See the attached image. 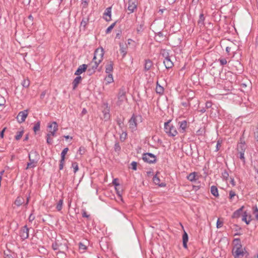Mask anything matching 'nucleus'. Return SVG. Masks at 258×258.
I'll return each instance as SVG.
<instances>
[{
  "label": "nucleus",
  "mask_w": 258,
  "mask_h": 258,
  "mask_svg": "<svg viewBox=\"0 0 258 258\" xmlns=\"http://www.w3.org/2000/svg\"><path fill=\"white\" fill-rule=\"evenodd\" d=\"M6 128L5 127L2 131L1 132H0V137H1L2 138H3L4 137V132L5 131Z\"/></svg>",
  "instance_id": "69168bd1"
},
{
  "label": "nucleus",
  "mask_w": 258,
  "mask_h": 258,
  "mask_svg": "<svg viewBox=\"0 0 258 258\" xmlns=\"http://www.w3.org/2000/svg\"><path fill=\"white\" fill-rule=\"evenodd\" d=\"M243 208L244 206H242L240 208L235 211L232 215V218H237L239 217Z\"/></svg>",
  "instance_id": "b1692460"
},
{
  "label": "nucleus",
  "mask_w": 258,
  "mask_h": 258,
  "mask_svg": "<svg viewBox=\"0 0 258 258\" xmlns=\"http://www.w3.org/2000/svg\"><path fill=\"white\" fill-rule=\"evenodd\" d=\"M104 54V49L102 47L97 48L94 52L93 61L100 63L103 60Z\"/></svg>",
  "instance_id": "7ed1b4c3"
},
{
  "label": "nucleus",
  "mask_w": 258,
  "mask_h": 258,
  "mask_svg": "<svg viewBox=\"0 0 258 258\" xmlns=\"http://www.w3.org/2000/svg\"><path fill=\"white\" fill-rule=\"evenodd\" d=\"M188 240V235L186 232H184V233L182 235V241H183V246L185 248L187 247V242Z\"/></svg>",
  "instance_id": "4be33fe9"
},
{
  "label": "nucleus",
  "mask_w": 258,
  "mask_h": 258,
  "mask_svg": "<svg viewBox=\"0 0 258 258\" xmlns=\"http://www.w3.org/2000/svg\"><path fill=\"white\" fill-rule=\"evenodd\" d=\"M32 154H36L35 152L31 153V154L29 155V162L27 163V166L26 167V169L29 168H33L37 166V163L38 162V160L36 159H31V155Z\"/></svg>",
  "instance_id": "6e6552de"
},
{
  "label": "nucleus",
  "mask_w": 258,
  "mask_h": 258,
  "mask_svg": "<svg viewBox=\"0 0 258 258\" xmlns=\"http://www.w3.org/2000/svg\"><path fill=\"white\" fill-rule=\"evenodd\" d=\"M40 121H38L34 125L33 129L35 133H36L37 132L39 131L40 130Z\"/></svg>",
  "instance_id": "f704fd0d"
},
{
  "label": "nucleus",
  "mask_w": 258,
  "mask_h": 258,
  "mask_svg": "<svg viewBox=\"0 0 258 258\" xmlns=\"http://www.w3.org/2000/svg\"><path fill=\"white\" fill-rule=\"evenodd\" d=\"M28 110L27 109L20 111L17 116V119L19 123H22L24 122L26 120V118L28 116Z\"/></svg>",
  "instance_id": "39448f33"
},
{
  "label": "nucleus",
  "mask_w": 258,
  "mask_h": 258,
  "mask_svg": "<svg viewBox=\"0 0 258 258\" xmlns=\"http://www.w3.org/2000/svg\"><path fill=\"white\" fill-rule=\"evenodd\" d=\"M234 246L232 249V254L235 258H242L244 251L239 239H235Z\"/></svg>",
  "instance_id": "f257e3e1"
},
{
  "label": "nucleus",
  "mask_w": 258,
  "mask_h": 258,
  "mask_svg": "<svg viewBox=\"0 0 258 258\" xmlns=\"http://www.w3.org/2000/svg\"><path fill=\"white\" fill-rule=\"evenodd\" d=\"M211 192L216 197H218L219 196L218 188L216 186L213 185L211 187Z\"/></svg>",
  "instance_id": "bb28decb"
},
{
  "label": "nucleus",
  "mask_w": 258,
  "mask_h": 258,
  "mask_svg": "<svg viewBox=\"0 0 258 258\" xmlns=\"http://www.w3.org/2000/svg\"><path fill=\"white\" fill-rule=\"evenodd\" d=\"M54 123H55V125L56 126H58L57 123L55 121H53L52 123H50L48 124V126H47L48 132L53 131V129H54V127L55 126Z\"/></svg>",
  "instance_id": "72a5a7b5"
},
{
  "label": "nucleus",
  "mask_w": 258,
  "mask_h": 258,
  "mask_svg": "<svg viewBox=\"0 0 258 258\" xmlns=\"http://www.w3.org/2000/svg\"><path fill=\"white\" fill-rule=\"evenodd\" d=\"M29 85L30 81L28 79H24L22 82V85L25 88L28 87Z\"/></svg>",
  "instance_id": "58836bf2"
},
{
  "label": "nucleus",
  "mask_w": 258,
  "mask_h": 258,
  "mask_svg": "<svg viewBox=\"0 0 258 258\" xmlns=\"http://www.w3.org/2000/svg\"><path fill=\"white\" fill-rule=\"evenodd\" d=\"M69 151L68 148H65L63 149V150L62 151L60 156L61 158H65V156L67 154V152Z\"/></svg>",
  "instance_id": "de8ad7c7"
},
{
  "label": "nucleus",
  "mask_w": 258,
  "mask_h": 258,
  "mask_svg": "<svg viewBox=\"0 0 258 258\" xmlns=\"http://www.w3.org/2000/svg\"><path fill=\"white\" fill-rule=\"evenodd\" d=\"M89 16L83 18L81 22V28L83 27L84 30L86 29V26L87 25L88 23H89Z\"/></svg>",
  "instance_id": "aec40b11"
},
{
  "label": "nucleus",
  "mask_w": 258,
  "mask_h": 258,
  "mask_svg": "<svg viewBox=\"0 0 258 258\" xmlns=\"http://www.w3.org/2000/svg\"><path fill=\"white\" fill-rule=\"evenodd\" d=\"M52 247L54 250H57L58 249V244L56 243H53Z\"/></svg>",
  "instance_id": "e2e57ef3"
},
{
  "label": "nucleus",
  "mask_w": 258,
  "mask_h": 258,
  "mask_svg": "<svg viewBox=\"0 0 258 258\" xmlns=\"http://www.w3.org/2000/svg\"><path fill=\"white\" fill-rule=\"evenodd\" d=\"M114 149L116 151H118L120 150V147L118 143H115V144L114 145Z\"/></svg>",
  "instance_id": "bf43d9fd"
},
{
  "label": "nucleus",
  "mask_w": 258,
  "mask_h": 258,
  "mask_svg": "<svg viewBox=\"0 0 258 258\" xmlns=\"http://www.w3.org/2000/svg\"><path fill=\"white\" fill-rule=\"evenodd\" d=\"M87 73H88V74L89 75H92L93 73H94L95 72V71H94L93 70L88 68L87 69Z\"/></svg>",
  "instance_id": "4d7b16f0"
},
{
  "label": "nucleus",
  "mask_w": 258,
  "mask_h": 258,
  "mask_svg": "<svg viewBox=\"0 0 258 258\" xmlns=\"http://www.w3.org/2000/svg\"><path fill=\"white\" fill-rule=\"evenodd\" d=\"M179 131L180 133H184L185 131L187 126V121L186 120H182L178 122Z\"/></svg>",
  "instance_id": "f8f14e48"
},
{
  "label": "nucleus",
  "mask_w": 258,
  "mask_h": 258,
  "mask_svg": "<svg viewBox=\"0 0 258 258\" xmlns=\"http://www.w3.org/2000/svg\"><path fill=\"white\" fill-rule=\"evenodd\" d=\"M5 258H14V253L10 251L5 252Z\"/></svg>",
  "instance_id": "37998d69"
},
{
  "label": "nucleus",
  "mask_w": 258,
  "mask_h": 258,
  "mask_svg": "<svg viewBox=\"0 0 258 258\" xmlns=\"http://www.w3.org/2000/svg\"><path fill=\"white\" fill-rule=\"evenodd\" d=\"M160 54L164 58L166 59L170 57L168 52L166 49H162L160 52Z\"/></svg>",
  "instance_id": "473e14b6"
},
{
  "label": "nucleus",
  "mask_w": 258,
  "mask_h": 258,
  "mask_svg": "<svg viewBox=\"0 0 258 258\" xmlns=\"http://www.w3.org/2000/svg\"><path fill=\"white\" fill-rule=\"evenodd\" d=\"M221 146V141L218 140L217 142L216 151L217 152L219 150V149Z\"/></svg>",
  "instance_id": "5fc2aeb1"
},
{
  "label": "nucleus",
  "mask_w": 258,
  "mask_h": 258,
  "mask_svg": "<svg viewBox=\"0 0 258 258\" xmlns=\"http://www.w3.org/2000/svg\"><path fill=\"white\" fill-rule=\"evenodd\" d=\"M116 23V22H115L114 23H112L110 26H109L106 30V33L108 34V33H110L111 30L113 29V28L115 26Z\"/></svg>",
  "instance_id": "e433bc0d"
},
{
  "label": "nucleus",
  "mask_w": 258,
  "mask_h": 258,
  "mask_svg": "<svg viewBox=\"0 0 258 258\" xmlns=\"http://www.w3.org/2000/svg\"><path fill=\"white\" fill-rule=\"evenodd\" d=\"M236 195L235 192L233 190H231L229 192V198L230 199H232Z\"/></svg>",
  "instance_id": "13d9d810"
},
{
  "label": "nucleus",
  "mask_w": 258,
  "mask_h": 258,
  "mask_svg": "<svg viewBox=\"0 0 258 258\" xmlns=\"http://www.w3.org/2000/svg\"><path fill=\"white\" fill-rule=\"evenodd\" d=\"M23 134V131H20L17 133V135L15 136V139L16 140H19L22 137Z\"/></svg>",
  "instance_id": "c03bdc74"
},
{
  "label": "nucleus",
  "mask_w": 258,
  "mask_h": 258,
  "mask_svg": "<svg viewBox=\"0 0 258 258\" xmlns=\"http://www.w3.org/2000/svg\"><path fill=\"white\" fill-rule=\"evenodd\" d=\"M244 152H241L238 151V153L239 154V158L242 160L243 163L244 164L245 163V159L244 157Z\"/></svg>",
  "instance_id": "ea45409f"
},
{
  "label": "nucleus",
  "mask_w": 258,
  "mask_h": 258,
  "mask_svg": "<svg viewBox=\"0 0 258 258\" xmlns=\"http://www.w3.org/2000/svg\"><path fill=\"white\" fill-rule=\"evenodd\" d=\"M223 222L222 221H220L219 219H218L217 221V227L218 228L222 227L223 226Z\"/></svg>",
  "instance_id": "864d4df0"
},
{
  "label": "nucleus",
  "mask_w": 258,
  "mask_h": 258,
  "mask_svg": "<svg viewBox=\"0 0 258 258\" xmlns=\"http://www.w3.org/2000/svg\"><path fill=\"white\" fill-rule=\"evenodd\" d=\"M103 18L107 22L111 20V7H108L105 10Z\"/></svg>",
  "instance_id": "9d476101"
},
{
  "label": "nucleus",
  "mask_w": 258,
  "mask_h": 258,
  "mask_svg": "<svg viewBox=\"0 0 258 258\" xmlns=\"http://www.w3.org/2000/svg\"><path fill=\"white\" fill-rule=\"evenodd\" d=\"M187 179L191 182L196 181L198 179L199 177L198 173L196 172L190 173L187 176Z\"/></svg>",
  "instance_id": "4468645a"
},
{
  "label": "nucleus",
  "mask_w": 258,
  "mask_h": 258,
  "mask_svg": "<svg viewBox=\"0 0 258 258\" xmlns=\"http://www.w3.org/2000/svg\"><path fill=\"white\" fill-rule=\"evenodd\" d=\"M46 142L48 144L51 145L53 143V140L51 137L46 135Z\"/></svg>",
  "instance_id": "09e8293b"
},
{
  "label": "nucleus",
  "mask_w": 258,
  "mask_h": 258,
  "mask_svg": "<svg viewBox=\"0 0 258 258\" xmlns=\"http://www.w3.org/2000/svg\"><path fill=\"white\" fill-rule=\"evenodd\" d=\"M137 163L135 161H133L131 163V166H132V168L134 170H137Z\"/></svg>",
  "instance_id": "6e6d98bb"
},
{
  "label": "nucleus",
  "mask_w": 258,
  "mask_h": 258,
  "mask_svg": "<svg viewBox=\"0 0 258 258\" xmlns=\"http://www.w3.org/2000/svg\"><path fill=\"white\" fill-rule=\"evenodd\" d=\"M45 94H46V92H45V91H43V92H42L41 93V95H40V98H41V99H43V98L44 97V96H45Z\"/></svg>",
  "instance_id": "774afa93"
},
{
  "label": "nucleus",
  "mask_w": 258,
  "mask_h": 258,
  "mask_svg": "<svg viewBox=\"0 0 258 258\" xmlns=\"http://www.w3.org/2000/svg\"><path fill=\"white\" fill-rule=\"evenodd\" d=\"M230 183H231L232 186H234L235 185V182L233 178H231Z\"/></svg>",
  "instance_id": "338daca9"
},
{
  "label": "nucleus",
  "mask_w": 258,
  "mask_h": 258,
  "mask_svg": "<svg viewBox=\"0 0 258 258\" xmlns=\"http://www.w3.org/2000/svg\"><path fill=\"white\" fill-rule=\"evenodd\" d=\"M253 213L255 219L258 220V209L256 207L253 208Z\"/></svg>",
  "instance_id": "49530a36"
},
{
  "label": "nucleus",
  "mask_w": 258,
  "mask_h": 258,
  "mask_svg": "<svg viewBox=\"0 0 258 258\" xmlns=\"http://www.w3.org/2000/svg\"><path fill=\"white\" fill-rule=\"evenodd\" d=\"M81 80H82V78L80 76H78L74 80L73 83H72L74 90L76 89V88L77 87L79 84L81 82Z\"/></svg>",
  "instance_id": "a211bd4d"
},
{
  "label": "nucleus",
  "mask_w": 258,
  "mask_h": 258,
  "mask_svg": "<svg viewBox=\"0 0 258 258\" xmlns=\"http://www.w3.org/2000/svg\"><path fill=\"white\" fill-rule=\"evenodd\" d=\"M65 163V158H61L59 161V169L60 170H62Z\"/></svg>",
  "instance_id": "c9c22d12"
},
{
  "label": "nucleus",
  "mask_w": 258,
  "mask_h": 258,
  "mask_svg": "<svg viewBox=\"0 0 258 258\" xmlns=\"http://www.w3.org/2000/svg\"><path fill=\"white\" fill-rule=\"evenodd\" d=\"M153 180L155 184L158 185L160 187H164L166 185L164 183H160V179L157 174L153 177Z\"/></svg>",
  "instance_id": "f3484780"
},
{
  "label": "nucleus",
  "mask_w": 258,
  "mask_h": 258,
  "mask_svg": "<svg viewBox=\"0 0 258 258\" xmlns=\"http://www.w3.org/2000/svg\"><path fill=\"white\" fill-rule=\"evenodd\" d=\"M136 117L133 115L129 120V126L133 131L137 130V123L136 121Z\"/></svg>",
  "instance_id": "1a4fd4ad"
},
{
  "label": "nucleus",
  "mask_w": 258,
  "mask_h": 258,
  "mask_svg": "<svg viewBox=\"0 0 258 258\" xmlns=\"http://www.w3.org/2000/svg\"><path fill=\"white\" fill-rule=\"evenodd\" d=\"M19 235L22 240H25L29 237V229L26 225L23 226L20 230Z\"/></svg>",
  "instance_id": "0eeeda50"
},
{
  "label": "nucleus",
  "mask_w": 258,
  "mask_h": 258,
  "mask_svg": "<svg viewBox=\"0 0 258 258\" xmlns=\"http://www.w3.org/2000/svg\"><path fill=\"white\" fill-rule=\"evenodd\" d=\"M72 167L73 168V169H74V172L75 173H76L78 171V170H79L78 164L76 162H74L72 163Z\"/></svg>",
  "instance_id": "4c0bfd02"
},
{
  "label": "nucleus",
  "mask_w": 258,
  "mask_h": 258,
  "mask_svg": "<svg viewBox=\"0 0 258 258\" xmlns=\"http://www.w3.org/2000/svg\"><path fill=\"white\" fill-rule=\"evenodd\" d=\"M118 99L122 101L125 99V91L124 89L120 90L118 93Z\"/></svg>",
  "instance_id": "412c9836"
},
{
  "label": "nucleus",
  "mask_w": 258,
  "mask_h": 258,
  "mask_svg": "<svg viewBox=\"0 0 258 258\" xmlns=\"http://www.w3.org/2000/svg\"><path fill=\"white\" fill-rule=\"evenodd\" d=\"M6 103L5 99L0 95V106H3Z\"/></svg>",
  "instance_id": "3c124183"
},
{
  "label": "nucleus",
  "mask_w": 258,
  "mask_h": 258,
  "mask_svg": "<svg viewBox=\"0 0 258 258\" xmlns=\"http://www.w3.org/2000/svg\"><path fill=\"white\" fill-rule=\"evenodd\" d=\"M100 63H98V62H97L96 61H93V60L89 64L88 67L89 68L96 71V69L98 67V65Z\"/></svg>",
  "instance_id": "5701e85b"
},
{
  "label": "nucleus",
  "mask_w": 258,
  "mask_h": 258,
  "mask_svg": "<svg viewBox=\"0 0 258 258\" xmlns=\"http://www.w3.org/2000/svg\"><path fill=\"white\" fill-rule=\"evenodd\" d=\"M205 17L203 13L200 15L199 19L198 21V24L200 27L204 26Z\"/></svg>",
  "instance_id": "393cba45"
},
{
  "label": "nucleus",
  "mask_w": 258,
  "mask_h": 258,
  "mask_svg": "<svg viewBox=\"0 0 258 258\" xmlns=\"http://www.w3.org/2000/svg\"><path fill=\"white\" fill-rule=\"evenodd\" d=\"M63 204V199H60L56 204V209L58 211H60L62 208V206Z\"/></svg>",
  "instance_id": "c85d7f7f"
},
{
  "label": "nucleus",
  "mask_w": 258,
  "mask_h": 258,
  "mask_svg": "<svg viewBox=\"0 0 258 258\" xmlns=\"http://www.w3.org/2000/svg\"><path fill=\"white\" fill-rule=\"evenodd\" d=\"M79 249L80 250H82L84 251L85 250H86L87 246L83 244V243H80L79 244Z\"/></svg>",
  "instance_id": "603ef678"
},
{
  "label": "nucleus",
  "mask_w": 258,
  "mask_h": 258,
  "mask_svg": "<svg viewBox=\"0 0 258 258\" xmlns=\"http://www.w3.org/2000/svg\"><path fill=\"white\" fill-rule=\"evenodd\" d=\"M105 81L106 84H109L113 82V78L112 74H108V75L105 77Z\"/></svg>",
  "instance_id": "cd10ccee"
},
{
  "label": "nucleus",
  "mask_w": 258,
  "mask_h": 258,
  "mask_svg": "<svg viewBox=\"0 0 258 258\" xmlns=\"http://www.w3.org/2000/svg\"><path fill=\"white\" fill-rule=\"evenodd\" d=\"M246 149L244 143H240L237 145L238 151L245 152Z\"/></svg>",
  "instance_id": "2f4dec72"
},
{
  "label": "nucleus",
  "mask_w": 258,
  "mask_h": 258,
  "mask_svg": "<svg viewBox=\"0 0 258 258\" xmlns=\"http://www.w3.org/2000/svg\"><path fill=\"white\" fill-rule=\"evenodd\" d=\"M153 66V62L150 59L145 60L144 69L146 71H149Z\"/></svg>",
  "instance_id": "6ab92c4d"
},
{
  "label": "nucleus",
  "mask_w": 258,
  "mask_h": 258,
  "mask_svg": "<svg viewBox=\"0 0 258 258\" xmlns=\"http://www.w3.org/2000/svg\"><path fill=\"white\" fill-rule=\"evenodd\" d=\"M89 0H82L81 6L83 9H86L88 6Z\"/></svg>",
  "instance_id": "a19ab883"
},
{
  "label": "nucleus",
  "mask_w": 258,
  "mask_h": 258,
  "mask_svg": "<svg viewBox=\"0 0 258 258\" xmlns=\"http://www.w3.org/2000/svg\"><path fill=\"white\" fill-rule=\"evenodd\" d=\"M113 62L112 61L110 60L107 64L106 66L105 72L107 74H111L113 71Z\"/></svg>",
  "instance_id": "dca6fc26"
},
{
  "label": "nucleus",
  "mask_w": 258,
  "mask_h": 258,
  "mask_svg": "<svg viewBox=\"0 0 258 258\" xmlns=\"http://www.w3.org/2000/svg\"><path fill=\"white\" fill-rule=\"evenodd\" d=\"M127 136V134L126 132H123L122 134L120 136V139L122 140V139H123V140H125Z\"/></svg>",
  "instance_id": "052dcab7"
},
{
  "label": "nucleus",
  "mask_w": 258,
  "mask_h": 258,
  "mask_svg": "<svg viewBox=\"0 0 258 258\" xmlns=\"http://www.w3.org/2000/svg\"><path fill=\"white\" fill-rule=\"evenodd\" d=\"M120 51L122 54L123 57H124L126 54L125 48L123 45H120Z\"/></svg>",
  "instance_id": "79ce46f5"
},
{
  "label": "nucleus",
  "mask_w": 258,
  "mask_h": 258,
  "mask_svg": "<svg viewBox=\"0 0 258 258\" xmlns=\"http://www.w3.org/2000/svg\"><path fill=\"white\" fill-rule=\"evenodd\" d=\"M142 158L145 162L149 163H153L156 161V156L152 153H146L143 154Z\"/></svg>",
  "instance_id": "20e7f679"
},
{
  "label": "nucleus",
  "mask_w": 258,
  "mask_h": 258,
  "mask_svg": "<svg viewBox=\"0 0 258 258\" xmlns=\"http://www.w3.org/2000/svg\"><path fill=\"white\" fill-rule=\"evenodd\" d=\"M218 61L220 62L221 66H224L227 63V61L225 58H220L218 59Z\"/></svg>",
  "instance_id": "a18cd8bd"
},
{
  "label": "nucleus",
  "mask_w": 258,
  "mask_h": 258,
  "mask_svg": "<svg viewBox=\"0 0 258 258\" xmlns=\"http://www.w3.org/2000/svg\"><path fill=\"white\" fill-rule=\"evenodd\" d=\"M163 63L167 69H171L173 66V62L171 59V57L164 59Z\"/></svg>",
  "instance_id": "ddd939ff"
},
{
  "label": "nucleus",
  "mask_w": 258,
  "mask_h": 258,
  "mask_svg": "<svg viewBox=\"0 0 258 258\" xmlns=\"http://www.w3.org/2000/svg\"><path fill=\"white\" fill-rule=\"evenodd\" d=\"M171 120L164 123V131L169 136L174 137L177 135V131L175 126L170 124Z\"/></svg>",
  "instance_id": "f03ea898"
},
{
  "label": "nucleus",
  "mask_w": 258,
  "mask_h": 258,
  "mask_svg": "<svg viewBox=\"0 0 258 258\" xmlns=\"http://www.w3.org/2000/svg\"><path fill=\"white\" fill-rule=\"evenodd\" d=\"M164 88L161 85H160L158 82H157V86L156 88V92L157 93L159 94H162L164 92Z\"/></svg>",
  "instance_id": "c756f323"
},
{
  "label": "nucleus",
  "mask_w": 258,
  "mask_h": 258,
  "mask_svg": "<svg viewBox=\"0 0 258 258\" xmlns=\"http://www.w3.org/2000/svg\"><path fill=\"white\" fill-rule=\"evenodd\" d=\"M54 125L55 126L54 127V129H53V131L48 132L47 135H49L51 137L56 136V133L58 130V126H56L55 123H54Z\"/></svg>",
  "instance_id": "7c9ffc66"
},
{
  "label": "nucleus",
  "mask_w": 258,
  "mask_h": 258,
  "mask_svg": "<svg viewBox=\"0 0 258 258\" xmlns=\"http://www.w3.org/2000/svg\"><path fill=\"white\" fill-rule=\"evenodd\" d=\"M137 0H128L127 10L130 11V13H133L136 10H137Z\"/></svg>",
  "instance_id": "423d86ee"
},
{
  "label": "nucleus",
  "mask_w": 258,
  "mask_h": 258,
  "mask_svg": "<svg viewBox=\"0 0 258 258\" xmlns=\"http://www.w3.org/2000/svg\"><path fill=\"white\" fill-rule=\"evenodd\" d=\"M222 177L225 179L227 180L228 177H229V174L228 172L226 170H225L222 173Z\"/></svg>",
  "instance_id": "8fccbe9b"
},
{
  "label": "nucleus",
  "mask_w": 258,
  "mask_h": 258,
  "mask_svg": "<svg viewBox=\"0 0 258 258\" xmlns=\"http://www.w3.org/2000/svg\"><path fill=\"white\" fill-rule=\"evenodd\" d=\"M88 65L83 64L79 67L76 72L75 73V75L77 76H79L83 73L85 72L87 69Z\"/></svg>",
  "instance_id": "9b49d317"
},
{
  "label": "nucleus",
  "mask_w": 258,
  "mask_h": 258,
  "mask_svg": "<svg viewBox=\"0 0 258 258\" xmlns=\"http://www.w3.org/2000/svg\"><path fill=\"white\" fill-rule=\"evenodd\" d=\"M24 203V199L22 197H17V198L16 199V200L15 202V204L16 206L19 207V206H21Z\"/></svg>",
  "instance_id": "a878e982"
},
{
  "label": "nucleus",
  "mask_w": 258,
  "mask_h": 258,
  "mask_svg": "<svg viewBox=\"0 0 258 258\" xmlns=\"http://www.w3.org/2000/svg\"><path fill=\"white\" fill-rule=\"evenodd\" d=\"M82 216L83 217H85V218H89L90 216H89V215L87 214V213H86L85 210H83Z\"/></svg>",
  "instance_id": "680f3d73"
},
{
  "label": "nucleus",
  "mask_w": 258,
  "mask_h": 258,
  "mask_svg": "<svg viewBox=\"0 0 258 258\" xmlns=\"http://www.w3.org/2000/svg\"><path fill=\"white\" fill-rule=\"evenodd\" d=\"M242 220L245 222L246 224H249L251 220L250 215L248 214L246 212H243L242 214Z\"/></svg>",
  "instance_id": "2eb2a0df"
},
{
  "label": "nucleus",
  "mask_w": 258,
  "mask_h": 258,
  "mask_svg": "<svg viewBox=\"0 0 258 258\" xmlns=\"http://www.w3.org/2000/svg\"><path fill=\"white\" fill-rule=\"evenodd\" d=\"M254 138L258 142V130L254 133Z\"/></svg>",
  "instance_id": "0e129e2a"
}]
</instances>
